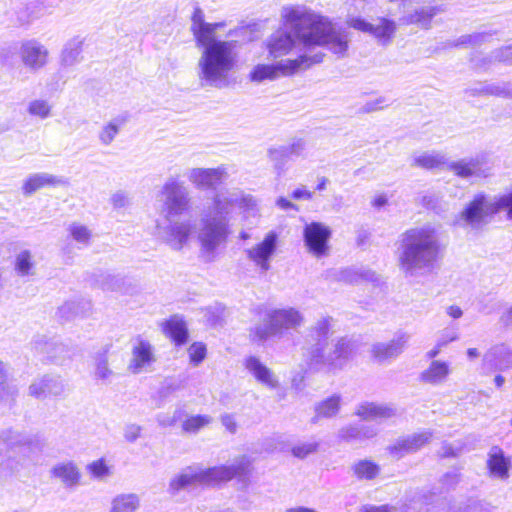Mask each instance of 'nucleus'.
I'll return each mask as SVG.
<instances>
[{
	"mask_svg": "<svg viewBox=\"0 0 512 512\" xmlns=\"http://www.w3.org/2000/svg\"><path fill=\"white\" fill-rule=\"evenodd\" d=\"M378 434V430L373 425H357L349 424L340 428L337 432L339 440L344 442H362L372 439Z\"/></svg>",
	"mask_w": 512,
	"mask_h": 512,
	"instance_id": "nucleus-29",
	"label": "nucleus"
},
{
	"mask_svg": "<svg viewBox=\"0 0 512 512\" xmlns=\"http://www.w3.org/2000/svg\"><path fill=\"white\" fill-rule=\"evenodd\" d=\"M251 335L253 340L264 342L271 337L280 335L276 326H274V321L271 317L266 315L265 322L259 325H256L251 330Z\"/></svg>",
	"mask_w": 512,
	"mask_h": 512,
	"instance_id": "nucleus-43",
	"label": "nucleus"
},
{
	"mask_svg": "<svg viewBox=\"0 0 512 512\" xmlns=\"http://www.w3.org/2000/svg\"><path fill=\"white\" fill-rule=\"evenodd\" d=\"M0 389L1 400L13 398L16 393L15 388L6 383V365L2 361H0Z\"/></svg>",
	"mask_w": 512,
	"mask_h": 512,
	"instance_id": "nucleus-55",
	"label": "nucleus"
},
{
	"mask_svg": "<svg viewBox=\"0 0 512 512\" xmlns=\"http://www.w3.org/2000/svg\"><path fill=\"white\" fill-rule=\"evenodd\" d=\"M324 53L317 52L313 55L301 54L294 59H282L272 64H257L249 73L252 82L273 81L279 77L292 76L299 71L306 70L311 66L321 63Z\"/></svg>",
	"mask_w": 512,
	"mask_h": 512,
	"instance_id": "nucleus-6",
	"label": "nucleus"
},
{
	"mask_svg": "<svg viewBox=\"0 0 512 512\" xmlns=\"http://www.w3.org/2000/svg\"><path fill=\"white\" fill-rule=\"evenodd\" d=\"M191 31L201 54L197 62V76L202 85L223 88L229 84V75L239 61L238 42L217 39L216 31L223 23H208L200 8L191 17Z\"/></svg>",
	"mask_w": 512,
	"mask_h": 512,
	"instance_id": "nucleus-2",
	"label": "nucleus"
},
{
	"mask_svg": "<svg viewBox=\"0 0 512 512\" xmlns=\"http://www.w3.org/2000/svg\"><path fill=\"white\" fill-rule=\"evenodd\" d=\"M142 428L137 424H128L124 428V438L126 441L133 443L141 435Z\"/></svg>",
	"mask_w": 512,
	"mask_h": 512,
	"instance_id": "nucleus-58",
	"label": "nucleus"
},
{
	"mask_svg": "<svg viewBox=\"0 0 512 512\" xmlns=\"http://www.w3.org/2000/svg\"><path fill=\"white\" fill-rule=\"evenodd\" d=\"M41 350L47 353L49 358H51L52 360H56L58 353L63 352L65 349L62 344L51 342L45 343Z\"/></svg>",
	"mask_w": 512,
	"mask_h": 512,
	"instance_id": "nucleus-60",
	"label": "nucleus"
},
{
	"mask_svg": "<svg viewBox=\"0 0 512 512\" xmlns=\"http://www.w3.org/2000/svg\"><path fill=\"white\" fill-rule=\"evenodd\" d=\"M188 354H189L190 362L194 366H197L206 357V347L203 343H200V342L193 343L188 349Z\"/></svg>",
	"mask_w": 512,
	"mask_h": 512,
	"instance_id": "nucleus-56",
	"label": "nucleus"
},
{
	"mask_svg": "<svg viewBox=\"0 0 512 512\" xmlns=\"http://www.w3.org/2000/svg\"><path fill=\"white\" fill-rule=\"evenodd\" d=\"M44 14V6L39 1L30 2L18 12V21L21 25L30 24Z\"/></svg>",
	"mask_w": 512,
	"mask_h": 512,
	"instance_id": "nucleus-44",
	"label": "nucleus"
},
{
	"mask_svg": "<svg viewBox=\"0 0 512 512\" xmlns=\"http://www.w3.org/2000/svg\"><path fill=\"white\" fill-rule=\"evenodd\" d=\"M493 208V200H488L483 194H477L461 212L458 223L462 226L478 228L485 223L487 217L496 214V211H492Z\"/></svg>",
	"mask_w": 512,
	"mask_h": 512,
	"instance_id": "nucleus-12",
	"label": "nucleus"
},
{
	"mask_svg": "<svg viewBox=\"0 0 512 512\" xmlns=\"http://www.w3.org/2000/svg\"><path fill=\"white\" fill-rule=\"evenodd\" d=\"M409 340L407 332L399 331L390 342L373 345V358L379 363L389 362L402 354Z\"/></svg>",
	"mask_w": 512,
	"mask_h": 512,
	"instance_id": "nucleus-18",
	"label": "nucleus"
},
{
	"mask_svg": "<svg viewBox=\"0 0 512 512\" xmlns=\"http://www.w3.org/2000/svg\"><path fill=\"white\" fill-rule=\"evenodd\" d=\"M88 470L95 478H104L109 474V469L103 460H97L88 465Z\"/></svg>",
	"mask_w": 512,
	"mask_h": 512,
	"instance_id": "nucleus-57",
	"label": "nucleus"
},
{
	"mask_svg": "<svg viewBox=\"0 0 512 512\" xmlns=\"http://www.w3.org/2000/svg\"><path fill=\"white\" fill-rule=\"evenodd\" d=\"M19 446L21 452L30 451L31 446L27 440L20 439V435L7 431L0 436V454L7 451L8 448H15Z\"/></svg>",
	"mask_w": 512,
	"mask_h": 512,
	"instance_id": "nucleus-42",
	"label": "nucleus"
},
{
	"mask_svg": "<svg viewBox=\"0 0 512 512\" xmlns=\"http://www.w3.org/2000/svg\"><path fill=\"white\" fill-rule=\"evenodd\" d=\"M91 308L90 302L80 301V302H67L60 309V313L62 316H66L67 318L73 316L84 315Z\"/></svg>",
	"mask_w": 512,
	"mask_h": 512,
	"instance_id": "nucleus-50",
	"label": "nucleus"
},
{
	"mask_svg": "<svg viewBox=\"0 0 512 512\" xmlns=\"http://www.w3.org/2000/svg\"><path fill=\"white\" fill-rule=\"evenodd\" d=\"M487 467L492 477L504 480L509 476L510 460L500 448L493 447L488 454Z\"/></svg>",
	"mask_w": 512,
	"mask_h": 512,
	"instance_id": "nucleus-33",
	"label": "nucleus"
},
{
	"mask_svg": "<svg viewBox=\"0 0 512 512\" xmlns=\"http://www.w3.org/2000/svg\"><path fill=\"white\" fill-rule=\"evenodd\" d=\"M244 367L247 372L261 385L272 390L279 386L278 377L258 357L248 356L245 358Z\"/></svg>",
	"mask_w": 512,
	"mask_h": 512,
	"instance_id": "nucleus-23",
	"label": "nucleus"
},
{
	"mask_svg": "<svg viewBox=\"0 0 512 512\" xmlns=\"http://www.w3.org/2000/svg\"><path fill=\"white\" fill-rule=\"evenodd\" d=\"M340 403V395H332L317 403L314 409L315 415L311 419L312 423H317L322 418H332L336 416L340 410Z\"/></svg>",
	"mask_w": 512,
	"mask_h": 512,
	"instance_id": "nucleus-38",
	"label": "nucleus"
},
{
	"mask_svg": "<svg viewBox=\"0 0 512 512\" xmlns=\"http://www.w3.org/2000/svg\"><path fill=\"white\" fill-rule=\"evenodd\" d=\"M385 106H388L387 100L384 97H379L375 100L368 101L363 105L361 108L363 112L370 113L377 110H380L384 108Z\"/></svg>",
	"mask_w": 512,
	"mask_h": 512,
	"instance_id": "nucleus-59",
	"label": "nucleus"
},
{
	"mask_svg": "<svg viewBox=\"0 0 512 512\" xmlns=\"http://www.w3.org/2000/svg\"><path fill=\"white\" fill-rule=\"evenodd\" d=\"M52 478L57 479L67 489L76 488L81 479V473L78 466L72 461H63L55 464L51 470Z\"/></svg>",
	"mask_w": 512,
	"mask_h": 512,
	"instance_id": "nucleus-26",
	"label": "nucleus"
},
{
	"mask_svg": "<svg viewBox=\"0 0 512 512\" xmlns=\"http://www.w3.org/2000/svg\"><path fill=\"white\" fill-rule=\"evenodd\" d=\"M166 336L172 339L177 345L186 343L188 338V329L185 321L179 316H173L165 321L162 326Z\"/></svg>",
	"mask_w": 512,
	"mask_h": 512,
	"instance_id": "nucleus-35",
	"label": "nucleus"
},
{
	"mask_svg": "<svg viewBox=\"0 0 512 512\" xmlns=\"http://www.w3.org/2000/svg\"><path fill=\"white\" fill-rule=\"evenodd\" d=\"M333 350L326 354L323 348H314L311 352V365H327L333 369H341L352 357L356 349L355 342L347 338H340L333 345Z\"/></svg>",
	"mask_w": 512,
	"mask_h": 512,
	"instance_id": "nucleus-10",
	"label": "nucleus"
},
{
	"mask_svg": "<svg viewBox=\"0 0 512 512\" xmlns=\"http://www.w3.org/2000/svg\"><path fill=\"white\" fill-rule=\"evenodd\" d=\"M339 279L346 283L356 284L363 281H376L377 275L370 270L349 268L340 272Z\"/></svg>",
	"mask_w": 512,
	"mask_h": 512,
	"instance_id": "nucleus-41",
	"label": "nucleus"
},
{
	"mask_svg": "<svg viewBox=\"0 0 512 512\" xmlns=\"http://www.w3.org/2000/svg\"><path fill=\"white\" fill-rule=\"evenodd\" d=\"M107 353L108 347L106 346L95 355V376L101 380H106L113 374L108 366Z\"/></svg>",
	"mask_w": 512,
	"mask_h": 512,
	"instance_id": "nucleus-47",
	"label": "nucleus"
},
{
	"mask_svg": "<svg viewBox=\"0 0 512 512\" xmlns=\"http://www.w3.org/2000/svg\"><path fill=\"white\" fill-rule=\"evenodd\" d=\"M450 373L451 369L448 362L433 360L430 365L420 373L419 379L425 384L438 386L446 382Z\"/></svg>",
	"mask_w": 512,
	"mask_h": 512,
	"instance_id": "nucleus-30",
	"label": "nucleus"
},
{
	"mask_svg": "<svg viewBox=\"0 0 512 512\" xmlns=\"http://www.w3.org/2000/svg\"><path fill=\"white\" fill-rule=\"evenodd\" d=\"M267 316L273 319L274 326L277 327L280 335L283 330L298 328L304 320L300 311L293 307L270 310Z\"/></svg>",
	"mask_w": 512,
	"mask_h": 512,
	"instance_id": "nucleus-25",
	"label": "nucleus"
},
{
	"mask_svg": "<svg viewBox=\"0 0 512 512\" xmlns=\"http://www.w3.org/2000/svg\"><path fill=\"white\" fill-rule=\"evenodd\" d=\"M213 204L217 215L220 216L228 217L236 209L248 216H253L257 212L255 198L239 190L217 193L213 199Z\"/></svg>",
	"mask_w": 512,
	"mask_h": 512,
	"instance_id": "nucleus-9",
	"label": "nucleus"
},
{
	"mask_svg": "<svg viewBox=\"0 0 512 512\" xmlns=\"http://www.w3.org/2000/svg\"><path fill=\"white\" fill-rule=\"evenodd\" d=\"M346 23L355 30L373 36L378 44L382 46H388L392 43L398 28L396 21L386 16L377 17L373 22H369L360 16H351Z\"/></svg>",
	"mask_w": 512,
	"mask_h": 512,
	"instance_id": "nucleus-8",
	"label": "nucleus"
},
{
	"mask_svg": "<svg viewBox=\"0 0 512 512\" xmlns=\"http://www.w3.org/2000/svg\"><path fill=\"white\" fill-rule=\"evenodd\" d=\"M494 208L492 211L505 212L506 218L512 220V189L500 195L494 200Z\"/></svg>",
	"mask_w": 512,
	"mask_h": 512,
	"instance_id": "nucleus-51",
	"label": "nucleus"
},
{
	"mask_svg": "<svg viewBox=\"0 0 512 512\" xmlns=\"http://www.w3.org/2000/svg\"><path fill=\"white\" fill-rule=\"evenodd\" d=\"M303 236L310 253L318 258L327 254L331 231L326 225L320 222L307 224L304 227Z\"/></svg>",
	"mask_w": 512,
	"mask_h": 512,
	"instance_id": "nucleus-16",
	"label": "nucleus"
},
{
	"mask_svg": "<svg viewBox=\"0 0 512 512\" xmlns=\"http://www.w3.org/2000/svg\"><path fill=\"white\" fill-rule=\"evenodd\" d=\"M283 26L264 41L268 55L274 59L290 54L296 40L305 47L323 46L338 57H344L349 46V32L329 17L305 5H287L281 10Z\"/></svg>",
	"mask_w": 512,
	"mask_h": 512,
	"instance_id": "nucleus-1",
	"label": "nucleus"
},
{
	"mask_svg": "<svg viewBox=\"0 0 512 512\" xmlns=\"http://www.w3.org/2000/svg\"><path fill=\"white\" fill-rule=\"evenodd\" d=\"M498 62L512 66V44L493 50L489 56V63Z\"/></svg>",
	"mask_w": 512,
	"mask_h": 512,
	"instance_id": "nucleus-52",
	"label": "nucleus"
},
{
	"mask_svg": "<svg viewBox=\"0 0 512 512\" xmlns=\"http://www.w3.org/2000/svg\"><path fill=\"white\" fill-rule=\"evenodd\" d=\"M472 94L490 95L500 98L512 99V79L508 81H494L479 83L471 89Z\"/></svg>",
	"mask_w": 512,
	"mask_h": 512,
	"instance_id": "nucleus-34",
	"label": "nucleus"
},
{
	"mask_svg": "<svg viewBox=\"0 0 512 512\" xmlns=\"http://www.w3.org/2000/svg\"><path fill=\"white\" fill-rule=\"evenodd\" d=\"M251 461L247 456L235 458L230 465H221L210 468L189 466L173 477L169 484L172 493L191 489L197 486H215L230 481L235 477L248 475Z\"/></svg>",
	"mask_w": 512,
	"mask_h": 512,
	"instance_id": "nucleus-5",
	"label": "nucleus"
},
{
	"mask_svg": "<svg viewBox=\"0 0 512 512\" xmlns=\"http://www.w3.org/2000/svg\"><path fill=\"white\" fill-rule=\"evenodd\" d=\"M226 175L225 167L192 168L187 172L188 180L200 189H209L221 183Z\"/></svg>",
	"mask_w": 512,
	"mask_h": 512,
	"instance_id": "nucleus-22",
	"label": "nucleus"
},
{
	"mask_svg": "<svg viewBox=\"0 0 512 512\" xmlns=\"http://www.w3.org/2000/svg\"><path fill=\"white\" fill-rule=\"evenodd\" d=\"M483 365L488 370H506L512 366V350L505 344L492 347L483 357Z\"/></svg>",
	"mask_w": 512,
	"mask_h": 512,
	"instance_id": "nucleus-27",
	"label": "nucleus"
},
{
	"mask_svg": "<svg viewBox=\"0 0 512 512\" xmlns=\"http://www.w3.org/2000/svg\"><path fill=\"white\" fill-rule=\"evenodd\" d=\"M496 34V31L488 30L466 34L454 40H448L443 43V48L461 47V46H480L490 40Z\"/></svg>",
	"mask_w": 512,
	"mask_h": 512,
	"instance_id": "nucleus-36",
	"label": "nucleus"
},
{
	"mask_svg": "<svg viewBox=\"0 0 512 512\" xmlns=\"http://www.w3.org/2000/svg\"><path fill=\"white\" fill-rule=\"evenodd\" d=\"M140 502L136 493H120L112 498L108 512H136Z\"/></svg>",
	"mask_w": 512,
	"mask_h": 512,
	"instance_id": "nucleus-37",
	"label": "nucleus"
},
{
	"mask_svg": "<svg viewBox=\"0 0 512 512\" xmlns=\"http://www.w3.org/2000/svg\"><path fill=\"white\" fill-rule=\"evenodd\" d=\"M64 391V382L58 376H44L35 380L29 387V394L38 399L60 396Z\"/></svg>",
	"mask_w": 512,
	"mask_h": 512,
	"instance_id": "nucleus-24",
	"label": "nucleus"
},
{
	"mask_svg": "<svg viewBox=\"0 0 512 512\" xmlns=\"http://www.w3.org/2000/svg\"><path fill=\"white\" fill-rule=\"evenodd\" d=\"M212 420V417L209 415L190 416L182 423V429L187 433H197L208 426Z\"/></svg>",
	"mask_w": 512,
	"mask_h": 512,
	"instance_id": "nucleus-49",
	"label": "nucleus"
},
{
	"mask_svg": "<svg viewBox=\"0 0 512 512\" xmlns=\"http://www.w3.org/2000/svg\"><path fill=\"white\" fill-rule=\"evenodd\" d=\"M431 437L432 433L428 430H424L398 438L387 449L392 457L401 459L408 454L420 450L430 441Z\"/></svg>",
	"mask_w": 512,
	"mask_h": 512,
	"instance_id": "nucleus-17",
	"label": "nucleus"
},
{
	"mask_svg": "<svg viewBox=\"0 0 512 512\" xmlns=\"http://www.w3.org/2000/svg\"><path fill=\"white\" fill-rule=\"evenodd\" d=\"M278 246L279 234L272 230L266 233L260 242L246 249L245 254L255 268L264 274L270 270L271 262L277 253Z\"/></svg>",
	"mask_w": 512,
	"mask_h": 512,
	"instance_id": "nucleus-11",
	"label": "nucleus"
},
{
	"mask_svg": "<svg viewBox=\"0 0 512 512\" xmlns=\"http://www.w3.org/2000/svg\"><path fill=\"white\" fill-rule=\"evenodd\" d=\"M360 512H399V510L394 506H390V505H386V504L379 505V506L367 504V505H363L360 508Z\"/></svg>",
	"mask_w": 512,
	"mask_h": 512,
	"instance_id": "nucleus-62",
	"label": "nucleus"
},
{
	"mask_svg": "<svg viewBox=\"0 0 512 512\" xmlns=\"http://www.w3.org/2000/svg\"><path fill=\"white\" fill-rule=\"evenodd\" d=\"M458 339V333L454 329L444 330L438 338L440 346L446 347L450 342Z\"/></svg>",
	"mask_w": 512,
	"mask_h": 512,
	"instance_id": "nucleus-63",
	"label": "nucleus"
},
{
	"mask_svg": "<svg viewBox=\"0 0 512 512\" xmlns=\"http://www.w3.org/2000/svg\"><path fill=\"white\" fill-rule=\"evenodd\" d=\"M15 267L19 275H29L33 268L31 253L29 251H22L21 253H19L16 258Z\"/></svg>",
	"mask_w": 512,
	"mask_h": 512,
	"instance_id": "nucleus-54",
	"label": "nucleus"
},
{
	"mask_svg": "<svg viewBox=\"0 0 512 512\" xmlns=\"http://www.w3.org/2000/svg\"><path fill=\"white\" fill-rule=\"evenodd\" d=\"M312 196V192L304 186L296 188L291 194V197L295 200H311Z\"/></svg>",
	"mask_w": 512,
	"mask_h": 512,
	"instance_id": "nucleus-64",
	"label": "nucleus"
},
{
	"mask_svg": "<svg viewBox=\"0 0 512 512\" xmlns=\"http://www.w3.org/2000/svg\"><path fill=\"white\" fill-rule=\"evenodd\" d=\"M448 158L440 151H424L412 155V166L423 169H444L447 167Z\"/></svg>",
	"mask_w": 512,
	"mask_h": 512,
	"instance_id": "nucleus-32",
	"label": "nucleus"
},
{
	"mask_svg": "<svg viewBox=\"0 0 512 512\" xmlns=\"http://www.w3.org/2000/svg\"><path fill=\"white\" fill-rule=\"evenodd\" d=\"M19 57L25 68L37 72L49 63L50 51L38 39H26L20 44Z\"/></svg>",
	"mask_w": 512,
	"mask_h": 512,
	"instance_id": "nucleus-13",
	"label": "nucleus"
},
{
	"mask_svg": "<svg viewBox=\"0 0 512 512\" xmlns=\"http://www.w3.org/2000/svg\"><path fill=\"white\" fill-rule=\"evenodd\" d=\"M443 12L441 6H422L401 18L402 24L417 25L421 29L429 30L432 27V19Z\"/></svg>",
	"mask_w": 512,
	"mask_h": 512,
	"instance_id": "nucleus-28",
	"label": "nucleus"
},
{
	"mask_svg": "<svg viewBox=\"0 0 512 512\" xmlns=\"http://www.w3.org/2000/svg\"><path fill=\"white\" fill-rule=\"evenodd\" d=\"M446 169L462 179L485 178L491 174V167L484 155L452 162L448 160Z\"/></svg>",
	"mask_w": 512,
	"mask_h": 512,
	"instance_id": "nucleus-15",
	"label": "nucleus"
},
{
	"mask_svg": "<svg viewBox=\"0 0 512 512\" xmlns=\"http://www.w3.org/2000/svg\"><path fill=\"white\" fill-rule=\"evenodd\" d=\"M318 447L319 443L316 441L299 442L292 447L291 452L294 457L304 459L315 453Z\"/></svg>",
	"mask_w": 512,
	"mask_h": 512,
	"instance_id": "nucleus-53",
	"label": "nucleus"
},
{
	"mask_svg": "<svg viewBox=\"0 0 512 512\" xmlns=\"http://www.w3.org/2000/svg\"><path fill=\"white\" fill-rule=\"evenodd\" d=\"M68 179L63 176H57L46 172L33 173L29 175L22 184V193L30 196L36 191L45 187L67 186Z\"/></svg>",
	"mask_w": 512,
	"mask_h": 512,
	"instance_id": "nucleus-21",
	"label": "nucleus"
},
{
	"mask_svg": "<svg viewBox=\"0 0 512 512\" xmlns=\"http://www.w3.org/2000/svg\"><path fill=\"white\" fill-rule=\"evenodd\" d=\"M355 476L360 480H372L380 471L379 466L370 460H360L352 467Z\"/></svg>",
	"mask_w": 512,
	"mask_h": 512,
	"instance_id": "nucleus-45",
	"label": "nucleus"
},
{
	"mask_svg": "<svg viewBox=\"0 0 512 512\" xmlns=\"http://www.w3.org/2000/svg\"><path fill=\"white\" fill-rule=\"evenodd\" d=\"M156 356L152 344L141 337L135 339L127 369L134 375L153 371Z\"/></svg>",
	"mask_w": 512,
	"mask_h": 512,
	"instance_id": "nucleus-14",
	"label": "nucleus"
},
{
	"mask_svg": "<svg viewBox=\"0 0 512 512\" xmlns=\"http://www.w3.org/2000/svg\"><path fill=\"white\" fill-rule=\"evenodd\" d=\"M355 415L365 421L381 423L397 416V409L392 404L363 402L357 406Z\"/></svg>",
	"mask_w": 512,
	"mask_h": 512,
	"instance_id": "nucleus-20",
	"label": "nucleus"
},
{
	"mask_svg": "<svg viewBox=\"0 0 512 512\" xmlns=\"http://www.w3.org/2000/svg\"><path fill=\"white\" fill-rule=\"evenodd\" d=\"M202 228L198 238L202 252L212 259L216 249L226 241L228 236L227 217L217 215L214 205L201 218Z\"/></svg>",
	"mask_w": 512,
	"mask_h": 512,
	"instance_id": "nucleus-7",
	"label": "nucleus"
},
{
	"mask_svg": "<svg viewBox=\"0 0 512 512\" xmlns=\"http://www.w3.org/2000/svg\"><path fill=\"white\" fill-rule=\"evenodd\" d=\"M305 150V141L302 139H296L290 144L270 148L268 150V155L271 161L274 162L275 169L280 173V171L283 170L284 164L287 160L304 157Z\"/></svg>",
	"mask_w": 512,
	"mask_h": 512,
	"instance_id": "nucleus-19",
	"label": "nucleus"
},
{
	"mask_svg": "<svg viewBox=\"0 0 512 512\" xmlns=\"http://www.w3.org/2000/svg\"><path fill=\"white\" fill-rule=\"evenodd\" d=\"M161 213L167 224L156 222V235L173 250H181L194 232V224L190 220L172 221L189 210L190 195L187 187L180 180L168 178L158 194Z\"/></svg>",
	"mask_w": 512,
	"mask_h": 512,
	"instance_id": "nucleus-3",
	"label": "nucleus"
},
{
	"mask_svg": "<svg viewBox=\"0 0 512 512\" xmlns=\"http://www.w3.org/2000/svg\"><path fill=\"white\" fill-rule=\"evenodd\" d=\"M84 40L79 37L69 39L63 46L60 53V66L63 68L73 67L79 64L82 59Z\"/></svg>",
	"mask_w": 512,
	"mask_h": 512,
	"instance_id": "nucleus-31",
	"label": "nucleus"
},
{
	"mask_svg": "<svg viewBox=\"0 0 512 512\" xmlns=\"http://www.w3.org/2000/svg\"><path fill=\"white\" fill-rule=\"evenodd\" d=\"M111 203L114 208H124L129 204V198L125 192L118 191L112 195Z\"/></svg>",
	"mask_w": 512,
	"mask_h": 512,
	"instance_id": "nucleus-61",
	"label": "nucleus"
},
{
	"mask_svg": "<svg viewBox=\"0 0 512 512\" xmlns=\"http://www.w3.org/2000/svg\"><path fill=\"white\" fill-rule=\"evenodd\" d=\"M52 105L45 99H34L28 103L27 112L29 115L40 120L51 116Z\"/></svg>",
	"mask_w": 512,
	"mask_h": 512,
	"instance_id": "nucleus-46",
	"label": "nucleus"
},
{
	"mask_svg": "<svg viewBox=\"0 0 512 512\" xmlns=\"http://www.w3.org/2000/svg\"><path fill=\"white\" fill-rule=\"evenodd\" d=\"M68 231L72 239L82 246H88L92 236L91 230L78 222L69 225Z\"/></svg>",
	"mask_w": 512,
	"mask_h": 512,
	"instance_id": "nucleus-48",
	"label": "nucleus"
},
{
	"mask_svg": "<svg viewBox=\"0 0 512 512\" xmlns=\"http://www.w3.org/2000/svg\"><path fill=\"white\" fill-rule=\"evenodd\" d=\"M124 123L125 119L123 117H115L104 124L98 133L100 143L105 146L110 145L115 140Z\"/></svg>",
	"mask_w": 512,
	"mask_h": 512,
	"instance_id": "nucleus-40",
	"label": "nucleus"
},
{
	"mask_svg": "<svg viewBox=\"0 0 512 512\" xmlns=\"http://www.w3.org/2000/svg\"><path fill=\"white\" fill-rule=\"evenodd\" d=\"M439 236L431 224L411 228L400 237L398 262L400 270L410 277L433 270L439 254Z\"/></svg>",
	"mask_w": 512,
	"mask_h": 512,
	"instance_id": "nucleus-4",
	"label": "nucleus"
},
{
	"mask_svg": "<svg viewBox=\"0 0 512 512\" xmlns=\"http://www.w3.org/2000/svg\"><path fill=\"white\" fill-rule=\"evenodd\" d=\"M333 319L331 317L320 318L310 329V337L316 341L315 348H323L332 328Z\"/></svg>",
	"mask_w": 512,
	"mask_h": 512,
	"instance_id": "nucleus-39",
	"label": "nucleus"
}]
</instances>
